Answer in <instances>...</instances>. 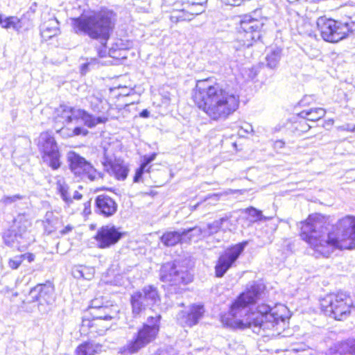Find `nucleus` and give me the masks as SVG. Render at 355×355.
Listing matches in <instances>:
<instances>
[{"label": "nucleus", "instance_id": "nucleus-1", "mask_svg": "<svg viewBox=\"0 0 355 355\" xmlns=\"http://www.w3.org/2000/svg\"><path fill=\"white\" fill-rule=\"evenodd\" d=\"M263 290V285L254 284L240 294L231 306L229 315L231 318L223 319L227 324L241 329L250 328L262 336L280 334L288 319V310L285 305L277 304L271 307L267 304H260L256 311H250V305L259 298Z\"/></svg>", "mask_w": 355, "mask_h": 355}, {"label": "nucleus", "instance_id": "nucleus-2", "mask_svg": "<svg viewBox=\"0 0 355 355\" xmlns=\"http://www.w3.org/2000/svg\"><path fill=\"white\" fill-rule=\"evenodd\" d=\"M301 224V238L314 250L317 257H328L336 249H355V217L347 216L338 220L327 234L320 215H311Z\"/></svg>", "mask_w": 355, "mask_h": 355}, {"label": "nucleus", "instance_id": "nucleus-3", "mask_svg": "<svg viewBox=\"0 0 355 355\" xmlns=\"http://www.w3.org/2000/svg\"><path fill=\"white\" fill-rule=\"evenodd\" d=\"M192 98L198 107L211 119L224 121L239 106V96L211 79L198 80Z\"/></svg>", "mask_w": 355, "mask_h": 355}, {"label": "nucleus", "instance_id": "nucleus-4", "mask_svg": "<svg viewBox=\"0 0 355 355\" xmlns=\"http://www.w3.org/2000/svg\"><path fill=\"white\" fill-rule=\"evenodd\" d=\"M114 13L102 10L89 16H82L73 19V28L76 34L87 35L92 39L99 40L101 46L98 49L99 57L106 55V44L114 27Z\"/></svg>", "mask_w": 355, "mask_h": 355}, {"label": "nucleus", "instance_id": "nucleus-5", "mask_svg": "<svg viewBox=\"0 0 355 355\" xmlns=\"http://www.w3.org/2000/svg\"><path fill=\"white\" fill-rule=\"evenodd\" d=\"M161 315L149 316L132 339L119 349L121 355H132L153 342L159 331Z\"/></svg>", "mask_w": 355, "mask_h": 355}, {"label": "nucleus", "instance_id": "nucleus-6", "mask_svg": "<svg viewBox=\"0 0 355 355\" xmlns=\"http://www.w3.org/2000/svg\"><path fill=\"white\" fill-rule=\"evenodd\" d=\"M321 306L327 315L336 320H343L355 309V297L345 292L331 293L323 299Z\"/></svg>", "mask_w": 355, "mask_h": 355}, {"label": "nucleus", "instance_id": "nucleus-7", "mask_svg": "<svg viewBox=\"0 0 355 355\" xmlns=\"http://www.w3.org/2000/svg\"><path fill=\"white\" fill-rule=\"evenodd\" d=\"M257 10L242 17L239 23L238 40L243 46L250 47L260 40L268 21L266 17L257 18Z\"/></svg>", "mask_w": 355, "mask_h": 355}, {"label": "nucleus", "instance_id": "nucleus-8", "mask_svg": "<svg viewBox=\"0 0 355 355\" xmlns=\"http://www.w3.org/2000/svg\"><path fill=\"white\" fill-rule=\"evenodd\" d=\"M317 26L324 40L338 42L355 31V21L351 18L345 21H338L321 17L317 20Z\"/></svg>", "mask_w": 355, "mask_h": 355}, {"label": "nucleus", "instance_id": "nucleus-9", "mask_svg": "<svg viewBox=\"0 0 355 355\" xmlns=\"http://www.w3.org/2000/svg\"><path fill=\"white\" fill-rule=\"evenodd\" d=\"M58 116L62 119L63 123L69 124L73 120L81 119L84 124L89 128H94L98 124L105 123L106 116H95L85 110L61 105L57 110Z\"/></svg>", "mask_w": 355, "mask_h": 355}, {"label": "nucleus", "instance_id": "nucleus-10", "mask_svg": "<svg viewBox=\"0 0 355 355\" xmlns=\"http://www.w3.org/2000/svg\"><path fill=\"white\" fill-rule=\"evenodd\" d=\"M88 310L92 320L90 318H84L83 320V327L87 326L89 328L101 327V329H96V331L99 332L108 329L109 325L103 323L112 319V316L110 315L111 309L110 307L103 306L102 300L96 298L91 301Z\"/></svg>", "mask_w": 355, "mask_h": 355}, {"label": "nucleus", "instance_id": "nucleus-11", "mask_svg": "<svg viewBox=\"0 0 355 355\" xmlns=\"http://www.w3.org/2000/svg\"><path fill=\"white\" fill-rule=\"evenodd\" d=\"M160 301V295L156 287L151 285L144 286L141 291L135 292L131 295L132 314L137 317L147 307L157 305Z\"/></svg>", "mask_w": 355, "mask_h": 355}, {"label": "nucleus", "instance_id": "nucleus-12", "mask_svg": "<svg viewBox=\"0 0 355 355\" xmlns=\"http://www.w3.org/2000/svg\"><path fill=\"white\" fill-rule=\"evenodd\" d=\"M37 145L43 162L53 170L58 169L61 166L60 154L53 137L47 132L41 133Z\"/></svg>", "mask_w": 355, "mask_h": 355}, {"label": "nucleus", "instance_id": "nucleus-13", "mask_svg": "<svg viewBox=\"0 0 355 355\" xmlns=\"http://www.w3.org/2000/svg\"><path fill=\"white\" fill-rule=\"evenodd\" d=\"M55 301L54 287L50 283L38 284L31 288L25 303L38 302V309L42 313H46L50 310L49 306Z\"/></svg>", "mask_w": 355, "mask_h": 355}, {"label": "nucleus", "instance_id": "nucleus-14", "mask_svg": "<svg viewBox=\"0 0 355 355\" xmlns=\"http://www.w3.org/2000/svg\"><path fill=\"white\" fill-rule=\"evenodd\" d=\"M159 279L170 286H177L191 282L193 276L187 270L176 266L175 263L168 262L160 268Z\"/></svg>", "mask_w": 355, "mask_h": 355}, {"label": "nucleus", "instance_id": "nucleus-15", "mask_svg": "<svg viewBox=\"0 0 355 355\" xmlns=\"http://www.w3.org/2000/svg\"><path fill=\"white\" fill-rule=\"evenodd\" d=\"M71 171L76 176L87 178L91 181L102 178L101 173L88 162L84 157L73 151L67 153Z\"/></svg>", "mask_w": 355, "mask_h": 355}, {"label": "nucleus", "instance_id": "nucleus-16", "mask_svg": "<svg viewBox=\"0 0 355 355\" xmlns=\"http://www.w3.org/2000/svg\"><path fill=\"white\" fill-rule=\"evenodd\" d=\"M246 244V242L239 243L226 250L219 257L215 266V272L217 277H223L225 272L239 258Z\"/></svg>", "mask_w": 355, "mask_h": 355}, {"label": "nucleus", "instance_id": "nucleus-17", "mask_svg": "<svg viewBox=\"0 0 355 355\" xmlns=\"http://www.w3.org/2000/svg\"><path fill=\"white\" fill-rule=\"evenodd\" d=\"M123 234L114 225H107L98 230L94 239L99 248H108L118 243Z\"/></svg>", "mask_w": 355, "mask_h": 355}, {"label": "nucleus", "instance_id": "nucleus-18", "mask_svg": "<svg viewBox=\"0 0 355 355\" xmlns=\"http://www.w3.org/2000/svg\"><path fill=\"white\" fill-rule=\"evenodd\" d=\"M31 226V221L24 214H20L14 220L11 230L18 235L22 246H28L33 241V236L28 230Z\"/></svg>", "mask_w": 355, "mask_h": 355}, {"label": "nucleus", "instance_id": "nucleus-19", "mask_svg": "<svg viewBox=\"0 0 355 355\" xmlns=\"http://www.w3.org/2000/svg\"><path fill=\"white\" fill-rule=\"evenodd\" d=\"M102 164L105 170L117 180H124L127 178L129 170L123 160L116 158L113 159L105 154Z\"/></svg>", "mask_w": 355, "mask_h": 355}, {"label": "nucleus", "instance_id": "nucleus-20", "mask_svg": "<svg viewBox=\"0 0 355 355\" xmlns=\"http://www.w3.org/2000/svg\"><path fill=\"white\" fill-rule=\"evenodd\" d=\"M118 205L107 195H99L95 199V212L103 217L108 218L116 214Z\"/></svg>", "mask_w": 355, "mask_h": 355}, {"label": "nucleus", "instance_id": "nucleus-21", "mask_svg": "<svg viewBox=\"0 0 355 355\" xmlns=\"http://www.w3.org/2000/svg\"><path fill=\"white\" fill-rule=\"evenodd\" d=\"M86 99L91 110L94 112L101 114L99 116H106L107 121L110 117L109 110L111 106L102 94L100 92H95L89 95Z\"/></svg>", "mask_w": 355, "mask_h": 355}, {"label": "nucleus", "instance_id": "nucleus-22", "mask_svg": "<svg viewBox=\"0 0 355 355\" xmlns=\"http://www.w3.org/2000/svg\"><path fill=\"white\" fill-rule=\"evenodd\" d=\"M204 308L202 305L193 304L188 312L182 311L178 315L180 324L184 327L196 325L202 317Z\"/></svg>", "mask_w": 355, "mask_h": 355}, {"label": "nucleus", "instance_id": "nucleus-23", "mask_svg": "<svg viewBox=\"0 0 355 355\" xmlns=\"http://www.w3.org/2000/svg\"><path fill=\"white\" fill-rule=\"evenodd\" d=\"M327 355H355V339H349L335 345Z\"/></svg>", "mask_w": 355, "mask_h": 355}, {"label": "nucleus", "instance_id": "nucleus-24", "mask_svg": "<svg viewBox=\"0 0 355 355\" xmlns=\"http://www.w3.org/2000/svg\"><path fill=\"white\" fill-rule=\"evenodd\" d=\"M184 236H183V230L180 231L166 232L161 236L160 240L162 243L167 247H171L179 243L184 242Z\"/></svg>", "mask_w": 355, "mask_h": 355}, {"label": "nucleus", "instance_id": "nucleus-25", "mask_svg": "<svg viewBox=\"0 0 355 355\" xmlns=\"http://www.w3.org/2000/svg\"><path fill=\"white\" fill-rule=\"evenodd\" d=\"M3 239L6 245L16 248L19 251H22L28 247L21 245V243L19 241L20 240L19 237L12 230H8L6 231Z\"/></svg>", "mask_w": 355, "mask_h": 355}, {"label": "nucleus", "instance_id": "nucleus-26", "mask_svg": "<svg viewBox=\"0 0 355 355\" xmlns=\"http://www.w3.org/2000/svg\"><path fill=\"white\" fill-rule=\"evenodd\" d=\"M59 33L58 21L56 19H51L47 24H44L41 31L42 36L48 39L57 35Z\"/></svg>", "mask_w": 355, "mask_h": 355}, {"label": "nucleus", "instance_id": "nucleus-27", "mask_svg": "<svg viewBox=\"0 0 355 355\" xmlns=\"http://www.w3.org/2000/svg\"><path fill=\"white\" fill-rule=\"evenodd\" d=\"M326 111L323 108H311L309 110H303L299 115L300 117L311 121H315L325 115Z\"/></svg>", "mask_w": 355, "mask_h": 355}, {"label": "nucleus", "instance_id": "nucleus-28", "mask_svg": "<svg viewBox=\"0 0 355 355\" xmlns=\"http://www.w3.org/2000/svg\"><path fill=\"white\" fill-rule=\"evenodd\" d=\"M183 236H184V242H189L193 239H199L201 236H205V230L203 227H194L189 229L183 230Z\"/></svg>", "mask_w": 355, "mask_h": 355}, {"label": "nucleus", "instance_id": "nucleus-29", "mask_svg": "<svg viewBox=\"0 0 355 355\" xmlns=\"http://www.w3.org/2000/svg\"><path fill=\"white\" fill-rule=\"evenodd\" d=\"M282 57V50L275 48L268 53L266 57V65L270 69H274L277 67Z\"/></svg>", "mask_w": 355, "mask_h": 355}, {"label": "nucleus", "instance_id": "nucleus-30", "mask_svg": "<svg viewBox=\"0 0 355 355\" xmlns=\"http://www.w3.org/2000/svg\"><path fill=\"white\" fill-rule=\"evenodd\" d=\"M56 189L61 196L62 199L67 203L72 202V199L69 193V187L62 178H58L56 181Z\"/></svg>", "mask_w": 355, "mask_h": 355}, {"label": "nucleus", "instance_id": "nucleus-31", "mask_svg": "<svg viewBox=\"0 0 355 355\" xmlns=\"http://www.w3.org/2000/svg\"><path fill=\"white\" fill-rule=\"evenodd\" d=\"M20 20L17 17H6L0 15V25L3 28L18 30L21 28Z\"/></svg>", "mask_w": 355, "mask_h": 355}, {"label": "nucleus", "instance_id": "nucleus-32", "mask_svg": "<svg viewBox=\"0 0 355 355\" xmlns=\"http://www.w3.org/2000/svg\"><path fill=\"white\" fill-rule=\"evenodd\" d=\"M101 349V346L92 343H85L80 345L76 349L77 355H94Z\"/></svg>", "mask_w": 355, "mask_h": 355}, {"label": "nucleus", "instance_id": "nucleus-33", "mask_svg": "<svg viewBox=\"0 0 355 355\" xmlns=\"http://www.w3.org/2000/svg\"><path fill=\"white\" fill-rule=\"evenodd\" d=\"M193 12L186 11L184 9L173 12L171 15L172 22L178 23L183 21H190L193 18Z\"/></svg>", "mask_w": 355, "mask_h": 355}, {"label": "nucleus", "instance_id": "nucleus-34", "mask_svg": "<svg viewBox=\"0 0 355 355\" xmlns=\"http://www.w3.org/2000/svg\"><path fill=\"white\" fill-rule=\"evenodd\" d=\"M94 274V269L93 268H88L86 266H81L80 269L76 270L74 272V276L76 278H83L85 279H91Z\"/></svg>", "mask_w": 355, "mask_h": 355}, {"label": "nucleus", "instance_id": "nucleus-35", "mask_svg": "<svg viewBox=\"0 0 355 355\" xmlns=\"http://www.w3.org/2000/svg\"><path fill=\"white\" fill-rule=\"evenodd\" d=\"M24 199V196L21 194H15L13 196L4 195L0 199V203L4 206H8L16 203L19 200Z\"/></svg>", "mask_w": 355, "mask_h": 355}, {"label": "nucleus", "instance_id": "nucleus-36", "mask_svg": "<svg viewBox=\"0 0 355 355\" xmlns=\"http://www.w3.org/2000/svg\"><path fill=\"white\" fill-rule=\"evenodd\" d=\"M205 230V236H209L215 233H217L220 229V226L218 225L216 220H214L211 223L207 224L203 227Z\"/></svg>", "mask_w": 355, "mask_h": 355}, {"label": "nucleus", "instance_id": "nucleus-37", "mask_svg": "<svg viewBox=\"0 0 355 355\" xmlns=\"http://www.w3.org/2000/svg\"><path fill=\"white\" fill-rule=\"evenodd\" d=\"M245 211L254 219V221L266 219V217L262 215V212L254 207L248 208Z\"/></svg>", "mask_w": 355, "mask_h": 355}, {"label": "nucleus", "instance_id": "nucleus-38", "mask_svg": "<svg viewBox=\"0 0 355 355\" xmlns=\"http://www.w3.org/2000/svg\"><path fill=\"white\" fill-rule=\"evenodd\" d=\"M22 259L20 255H17L11 258L8 261V266L12 269H17L22 263Z\"/></svg>", "mask_w": 355, "mask_h": 355}, {"label": "nucleus", "instance_id": "nucleus-39", "mask_svg": "<svg viewBox=\"0 0 355 355\" xmlns=\"http://www.w3.org/2000/svg\"><path fill=\"white\" fill-rule=\"evenodd\" d=\"M88 130L83 127H76L69 134V137L83 135L86 136L88 134Z\"/></svg>", "mask_w": 355, "mask_h": 355}, {"label": "nucleus", "instance_id": "nucleus-40", "mask_svg": "<svg viewBox=\"0 0 355 355\" xmlns=\"http://www.w3.org/2000/svg\"><path fill=\"white\" fill-rule=\"evenodd\" d=\"M150 168V167H148V168H146V167H145L144 166L141 164L140 167L139 168H137L136 171L135 175L134 177V182H138L140 180V179L141 178V177L145 171L149 172Z\"/></svg>", "mask_w": 355, "mask_h": 355}, {"label": "nucleus", "instance_id": "nucleus-41", "mask_svg": "<svg viewBox=\"0 0 355 355\" xmlns=\"http://www.w3.org/2000/svg\"><path fill=\"white\" fill-rule=\"evenodd\" d=\"M98 60L96 58H92L90 61L87 62V63L84 64L82 66V73H86L87 71L94 68L95 65L98 64Z\"/></svg>", "mask_w": 355, "mask_h": 355}, {"label": "nucleus", "instance_id": "nucleus-42", "mask_svg": "<svg viewBox=\"0 0 355 355\" xmlns=\"http://www.w3.org/2000/svg\"><path fill=\"white\" fill-rule=\"evenodd\" d=\"M157 153H153L150 155H144L141 164L147 168L148 165L155 159Z\"/></svg>", "mask_w": 355, "mask_h": 355}, {"label": "nucleus", "instance_id": "nucleus-43", "mask_svg": "<svg viewBox=\"0 0 355 355\" xmlns=\"http://www.w3.org/2000/svg\"><path fill=\"white\" fill-rule=\"evenodd\" d=\"M232 217V215L230 214H225L223 217L220 218L219 220H216L217 223H218V225L220 226L221 228L225 225L226 223H229L230 220Z\"/></svg>", "mask_w": 355, "mask_h": 355}, {"label": "nucleus", "instance_id": "nucleus-44", "mask_svg": "<svg viewBox=\"0 0 355 355\" xmlns=\"http://www.w3.org/2000/svg\"><path fill=\"white\" fill-rule=\"evenodd\" d=\"M313 101H314V97L313 96L306 95L302 98L299 103L301 106H306L309 105Z\"/></svg>", "mask_w": 355, "mask_h": 355}, {"label": "nucleus", "instance_id": "nucleus-45", "mask_svg": "<svg viewBox=\"0 0 355 355\" xmlns=\"http://www.w3.org/2000/svg\"><path fill=\"white\" fill-rule=\"evenodd\" d=\"M22 261L27 260L28 263H31L35 260V256L33 253H25L20 255Z\"/></svg>", "mask_w": 355, "mask_h": 355}, {"label": "nucleus", "instance_id": "nucleus-46", "mask_svg": "<svg viewBox=\"0 0 355 355\" xmlns=\"http://www.w3.org/2000/svg\"><path fill=\"white\" fill-rule=\"evenodd\" d=\"M353 127H354V125L350 124V123H347V124H344L341 126H339L338 128V129L339 130H342V131H347V132H353Z\"/></svg>", "mask_w": 355, "mask_h": 355}, {"label": "nucleus", "instance_id": "nucleus-47", "mask_svg": "<svg viewBox=\"0 0 355 355\" xmlns=\"http://www.w3.org/2000/svg\"><path fill=\"white\" fill-rule=\"evenodd\" d=\"M285 143L282 140H277L273 144V148L276 150L282 149L284 147Z\"/></svg>", "mask_w": 355, "mask_h": 355}, {"label": "nucleus", "instance_id": "nucleus-48", "mask_svg": "<svg viewBox=\"0 0 355 355\" xmlns=\"http://www.w3.org/2000/svg\"><path fill=\"white\" fill-rule=\"evenodd\" d=\"M73 230V227L70 225H67L63 230L60 231V234L62 235L67 234L69 232H71Z\"/></svg>", "mask_w": 355, "mask_h": 355}, {"label": "nucleus", "instance_id": "nucleus-49", "mask_svg": "<svg viewBox=\"0 0 355 355\" xmlns=\"http://www.w3.org/2000/svg\"><path fill=\"white\" fill-rule=\"evenodd\" d=\"M221 194H213V195H211L208 197L206 198L205 200H215V201H218L220 198V196Z\"/></svg>", "mask_w": 355, "mask_h": 355}, {"label": "nucleus", "instance_id": "nucleus-50", "mask_svg": "<svg viewBox=\"0 0 355 355\" xmlns=\"http://www.w3.org/2000/svg\"><path fill=\"white\" fill-rule=\"evenodd\" d=\"M139 116L142 118H148L150 116V112L148 110L145 109L140 112Z\"/></svg>", "mask_w": 355, "mask_h": 355}, {"label": "nucleus", "instance_id": "nucleus-51", "mask_svg": "<svg viewBox=\"0 0 355 355\" xmlns=\"http://www.w3.org/2000/svg\"><path fill=\"white\" fill-rule=\"evenodd\" d=\"M83 198V196L81 193H80L78 191H74L73 193V197L71 198V199H74V200H80L81 198Z\"/></svg>", "mask_w": 355, "mask_h": 355}, {"label": "nucleus", "instance_id": "nucleus-52", "mask_svg": "<svg viewBox=\"0 0 355 355\" xmlns=\"http://www.w3.org/2000/svg\"><path fill=\"white\" fill-rule=\"evenodd\" d=\"M189 12H193L194 13L193 15H198V14L202 13L203 12V10L202 9H199V10L195 9V10H193L192 8H191V10Z\"/></svg>", "mask_w": 355, "mask_h": 355}, {"label": "nucleus", "instance_id": "nucleus-53", "mask_svg": "<svg viewBox=\"0 0 355 355\" xmlns=\"http://www.w3.org/2000/svg\"><path fill=\"white\" fill-rule=\"evenodd\" d=\"M87 207H90V201L85 203V212L87 211Z\"/></svg>", "mask_w": 355, "mask_h": 355}, {"label": "nucleus", "instance_id": "nucleus-54", "mask_svg": "<svg viewBox=\"0 0 355 355\" xmlns=\"http://www.w3.org/2000/svg\"><path fill=\"white\" fill-rule=\"evenodd\" d=\"M304 123L305 125V126H304V130H309L311 126L309 125L306 124V123L305 121L304 122Z\"/></svg>", "mask_w": 355, "mask_h": 355}, {"label": "nucleus", "instance_id": "nucleus-55", "mask_svg": "<svg viewBox=\"0 0 355 355\" xmlns=\"http://www.w3.org/2000/svg\"><path fill=\"white\" fill-rule=\"evenodd\" d=\"M193 5L200 6V7H202V3H193Z\"/></svg>", "mask_w": 355, "mask_h": 355}, {"label": "nucleus", "instance_id": "nucleus-56", "mask_svg": "<svg viewBox=\"0 0 355 355\" xmlns=\"http://www.w3.org/2000/svg\"><path fill=\"white\" fill-rule=\"evenodd\" d=\"M45 228H46V230L49 232V233H51L53 231V230H48L46 227Z\"/></svg>", "mask_w": 355, "mask_h": 355}, {"label": "nucleus", "instance_id": "nucleus-57", "mask_svg": "<svg viewBox=\"0 0 355 355\" xmlns=\"http://www.w3.org/2000/svg\"><path fill=\"white\" fill-rule=\"evenodd\" d=\"M353 132L355 133V125H354V127H353Z\"/></svg>", "mask_w": 355, "mask_h": 355}, {"label": "nucleus", "instance_id": "nucleus-58", "mask_svg": "<svg viewBox=\"0 0 355 355\" xmlns=\"http://www.w3.org/2000/svg\"><path fill=\"white\" fill-rule=\"evenodd\" d=\"M98 314H103V312H97Z\"/></svg>", "mask_w": 355, "mask_h": 355}]
</instances>
